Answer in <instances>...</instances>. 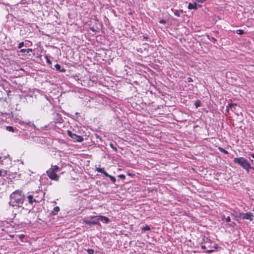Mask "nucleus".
<instances>
[{
  "label": "nucleus",
  "mask_w": 254,
  "mask_h": 254,
  "mask_svg": "<svg viewBox=\"0 0 254 254\" xmlns=\"http://www.w3.org/2000/svg\"><path fill=\"white\" fill-rule=\"evenodd\" d=\"M110 147H111V148H112L114 150H115V151H116V152L117 151L118 149H117V147H116L114 146V144H113V143H111L110 144Z\"/></svg>",
  "instance_id": "nucleus-23"
},
{
  "label": "nucleus",
  "mask_w": 254,
  "mask_h": 254,
  "mask_svg": "<svg viewBox=\"0 0 254 254\" xmlns=\"http://www.w3.org/2000/svg\"><path fill=\"white\" fill-rule=\"evenodd\" d=\"M46 173L50 179L56 181L59 180V176L56 174L55 172L53 171L50 168L46 171Z\"/></svg>",
  "instance_id": "nucleus-4"
},
{
  "label": "nucleus",
  "mask_w": 254,
  "mask_h": 254,
  "mask_svg": "<svg viewBox=\"0 0 254 254\" xmlns=\"http://www.w3.org/2000/svg\"><path fill=\"white\" fill-rule=\"evenodd\" d=\"M234 162L238 164L245 169L247 173H249L250 169H254L249 162L245 158L240 157L235 158L233 160Z\"/></svg>",
  "instance_id": "nucleus-2"
},
{
  "label": "nucleus",
  "mask_w": 254,
  "mask_h": 254,
  "mask_svg": "<svg viewBox=\"0 0 254 254\" xmlns=\"http://www.w3.org/2000/svg\"><path fill=\"white\" fill-rule=\"evenodd\" d=\"M217 246H215L214 247V248H215V249H217Z\"/></svg>",
  "instance_id": "nucleus-43"
},
{
  "label": "nucleus",
  "mask_w": 254,
  "mask_h": 254,
  "mask_svg": "<svg viewBox=\"0 0 254 254\" xmlns=\"http://www.w3.org/2000/svg\"><path fill=\"white\" fill-rule=\"evenodd\" d=\"M236 33L239 35H243L244 33V31L242 29H238L236 30Z\"/></svg>",
  "instance_id": "nucleus-20"
},
{
  "label": "nucleus",
  "mask_w": 254,
  "mask_h": 254,
  "mask_svg": "<svg viewBox=\"0 0 254 254\" xmlns=\"http://www.w3.org/2000/svg\"><path fill=\"white\" fill-rule=\"evenodd\" d=\"M25 236L23 234H21L18 236L20 239L22 240L24 238Z\"/></svg>",
  "instance_id": "nucleus-34"
},
{
  "label": "nucleus",
  "mask_w": 254,
  "mask_h": 254,
  "mask_svg": "<svg viewBox=\"0 0 254 254\" xmlns=\"http://www.w3.org/2000/svg\"><path fill=\"white\" fill-rule=\"evenodd\" d=\"M187 79L188 82H191L193 81V80L191 77H188Z\"/></svg>",
  "instance_id": "nucleus-36"
},
{
  "label": "nucleus",
  "mask_w": 254,
  "mask_h": 254,
  "mask_svg": "<svg viewBox=\"0 0 254 254\" xmlns=\"http://www.w3.org/2000/svg\"><path fill=\"white\" fill-rule=\"evenodd\" d=\"M109 178L110 179L111 181L113 183H115L116 182V178L114 177H113V176H112L111 175H110V177H109Z\"/></svg>",
  "instance_id": "nucleus-24"
},
{
  "label": "nucleus",
  "mask_w": 254,
  "mask_h": 254,
  "mask_svg": "<svg viewBox=\"0 0 254 254\" xmlns=\"http://www.w3.org/2000/svg\"><path fill=\"white\" fill-rule=\"evenodd\" d=\"M188 8L189 9H193L196 10L197 9L196 3L195 2L193 3H190L188 5Z\"/></svg>",
  "instance_id": "nucleus-12"
},
{
  "label": "nucleus",
  "mask_w": 254,
  "mask_h": 254,
  "mask_svg": "<svg viewBox=\"0 0 254 254\" xmlns=\"http://www.w3.org/2000/svg\"><path fill=\"white\" fill-rule=\"evenodd\" d=\"M102 173L103 174L107 177H110V175L108 174L106 172L104 171H103V172Z\"/></svg>",
  "instance_id": "nucleus-31"
},
{
  "label": "nucleus",
  "mask_w": 254,
  "mask_h": 254,
  "mask_svg": "<svg viewBox=\"0 0 254 254\" xmlns=\"http://www.w3.org/2000/svg\"><path fill=\"white\" fill-rule=\"evenodd\" d=\"M60 211V207L59 206H55L52 212V213L53 215H57L58 212Z\"/></svg>",
  "instance_id": "nucleus-15"
},
{
  "label": "nucleus",
  "mask_w": 254,
  "mask_h": 254,
  "mask_svg": "<svg viewBox=\"0 0 254 254\" xmlns=\"http://www.w3.org/2000/svg\"><path fill=\"white\" fill-rule=\"evenodd\" d=\"M1 158V156H0V159Z\"/></svg>",
  "instance_id": "nucleus-45"
},
{
  "label": "nucleus",
  "mask_w": 254,
  "mask_h": 254,
  "mask_svg": "<svg viewBox=\"0 0 254 254\" xmlns=\"http://www.w3.org/2000/svg\"><path fill=\"white\" fill-rule=\"evenodd\" d=\"M251 156L254 159V154L252 153V154H251Z\"/></svg>",
  "instance_id": "nucleus-42"
},
{
  "label": "nucleus",
  "mask_w": 254,
  "mask_h": 254,
  "mask_svg": "<svg viewBox=\"0 0 254 254\" xmlns=\"http://www.w3.org/2000/svg\"><path fill=\"white\" fill-rule=\"evenodd\" d=\"M33 197L38 202H40L44 197V193L42 190L32 192Z\"/></svg>",
  "instance_id": "nucleus-3"
},
{
  "label": "nucleus",
  "mask_w": 254,
  "mask_h": 254,
  "mask_svg": "<svg viewBox=\"0 0 254 254\" xmlns=\"http://www.w3.org/2000/svg\"><path fill=\"white\" fill-rule=\"evenodd\" d=\"M218 150L222 153H224L225 154H227L228 153V152L225 149H224L223 148L221 147H218Z\"/></svg>",
  "instance_id": "nucleus-18"
},
{
  "label": "nucleus",
  "mask_w": 254,
  "mask_h": 254,
  "mask_svg": "<svg viewBox=\"0 0 254 254\" xmlns=\"http://www.w3.org/2000/svg\"><path fill=\"white\" fill-rule=\"evenodd\" d=\"M200 247H201V248L202 249H205L206 248V247L205 246V245H203V244H201L200 245Z\"/></svg>",
  "instance_id": "nucleus-37"
},
{
  "label": "nucleus",
  "mask_w": 254,
  "mask_h": 254,
  "mask_svg": "<svg viewBox=\"0 0 254 254\" xmlns=\"http://www.w3.org/2000/svg\"><path fill=\"white\" fill-rule=\"evenodd\" d=\"M201 105V102L199 100H196L195 102V106L196 108H197L198 107H200Z\"/></svg>",
  "instance_id": "nucleus-19"
},
{
  "label": "nucleus",
  "mask_w": 254,
  "mask_h": 254,
  "mask_svg": "<svg viewBox=\"0 0 254 254\" xmlns=\"http://www.w3.org/2000/svg\"><path fill=\"white\" fill-rule=\"evenodd\" d=\"M142 230L144 231H149L150 230V228L148 225H146L142 228Z\"/></svg>",
  "instance_id": "nucleus-22"
},
{
  "label": "nucleus",
  "mask_w": 254,
  "mask_h": 254,
  "mask_svg": "<svg viewBox=\"0 0 254 254\" xmlns=\"http://www.w3.org/2000/svg\"><path fill=\"white\" fill-rule=\"evenodd\" d=\"M118 177L122 179H125L126 178V176L124 174H120V175H118Z\"/></svg>",
  "instance_id": "nucleus-29"
},
{
  "label": "nucleus",
  "mask_w": 254,
  "mask_h": 254,
  "mask_svg": "<svg viewBox=\"0 0 254 254\" xmlns=\"http://www.w3.org/2000/svg\"><path fill=\"white\" fill-rule=\"evenodd\" d=\"M55 67L57 70L59 71L60 72H64L65 71V70L64 68H61V66L59 64H56L55 65Z\"/></svg>",
  "instance_id": "nucleus-13"
},
{
  "label": "nucleus",
  "mask_w": 254,
  "mask_h": 254,
  "mask_svg": "<svg viewBox=\"0 0 254 254\" xmlns=\"http://www.w3.org/2000/svg\"><path fill=\"white\" fill-rule=\"evenodd\" d=\"M18 123L20 125L23 126L24 127H25L26 126H28L29 127H33L34 128L35 127V126L34 125V124L33 123H31V122H30L29 121H19Z\"/></svg>",
  "instance_id": "nucleus-9"
},
{
  "label": "nucleus",
  "mask_w": 254,
  "mask_h": 254,
  "mask_svg": "<svg viewBox=\"0 0 254 254\" xmlns=\"http://www.w3.org/2000/svg\"><path fill=\"white\" fill-rule=\"evenodd\" d=\"M18 53H25L26 52V49H22L20 51H18Z\"/></svg>",
  "instance_id": "nucleus-33"
},
{
  "label": "nucleus",
  "mask_w": 254,
  "mask_h": 254,
  "mask_svg": "<svg viewBox=\"0 0 254 254\" xmlns=\"http://www.w3.org/2000/svg\"><path fill=\"white\" fill-rule=\"evenodd\" d=\"M87 252L88 253V254H93L94 253V250L93 249H88L87 250Z\"/></svg>",
  "instance_id": "nucleus-27"
},
{
  "label": "nucleus",
  "mask_w": 254,
  "mask_h": 254,
  "mask_svg": "<svg viewBox=\"0 0 254 254\" xmlns=\"http://www.w3.org/2000/svg\"><path fill=\"white\" fill-rule=\"evenodd\" d=\"M183 12V10H175L174 14L176 16L179 17L180 16V13Z\"/></svg>",
  "instance_id": "nucleus-17"
},
{
  "label": "nucleus",
  "mask_w": 254,
  "mask_h": 254,
  "mask_svg": "<svg viewBox=\"0 0 254 254\" xmlns=\"http://www.w3.org/2000/svg\"><path fill=\"white\" fill-rule=\"evenodd\" d=\"M45 59H46L47 60V63L48 64H51V62L50 61V60L49 59V58H48V56H45Z\"/></svg>",
  "instance_id": "nucleus-30"
},
{
  "label": "nucleus",
  "mask_w": 254,
  "mask_h": 254,
  "mask_svg": "<svg viewBox=\"0 0 254 254\" xmlns=\"http://www.w3.org/2000/svg\"><path fill=\"white\" fill-rule=\"evenodd\" d=\"M225 220L227 222H230L231 221V218L230 216H228L225 218Z\"/></svg>",
  "instance_id": "nucleus-32"
},
{
  "label": "nucleus",
  "mask_w": 254,
  "mask_h": 254,
  "mask_svg": "<svg viewBox=\"0 0 254 254\" xmlns=\"http://www.w3.org/2000/svg\"><path fill=\"white\" fill-rule=\"evenodd\" d=\"M250 161H251V162H252V163L254 162L253 160H250Z\"/></svg>",
  "instance_id": "nucleus-44"
},
{
  "label": "nucleus",
  "mask_w": 254,
  "mask_h": 254,
  "mask_svg": "<svg viewBox=\"0 0 254 254\" xmlns=\"http://www.w3.org/2000/svg\"><path fill=\"white\" fill-rule=\"evenodd\" d=\"M17 19H18L19 20H20V21H22V20L23 19V18H21V17H19V16H17Z\"/></svg>",
  "instance_id": "nucleus-40"
},
{
  "label": "nucleus",
  "mask_w": 254,
  "mask_h": 254,
  "mask_svg": "<svg viewBox=\"0 0 254 254\" xmlns=\"http://www.w3.org/2000/svg\"><path fill=\"white\" fill-rule=\"evenodd\" d=\"M67 133L68 135L75 141L82 142L83 140V138L81 136L77 135L70 131L68 130Z\"/></svg>",
  "instance_id": "nucleus-5"
},
{
  "label": "nucleus",
  "mask_w": 254,
  "mask_h": 254,
  "mask_svg": "<svg viewBox=\"0 0 254 254\" xmlns=\"http://www.w3.org/2000/svg\"><path fill=\"white\" fill-rule=\"evenodd\" d=\"M6 18H7V21H13L14 18H16V17L13 16L12 14H9L6 16Z\"/></svg>",
  "instance_id": "nucleus-16"
},
{
  "label": "nucleus",
  "mask_w": 254,
  "mask_h": 254,
  "mask_svg": "<svg viewBox=\"0 0 254 254\" xmlns=\"http://www.w3.org/2000/svg\"><path fill=\"white\" fill-rule=\"evenodd\" d=\"M242 218L243 219H248L251 221L253 220L254 215L251 212H247L245 213H242L241 214Z\"/></svg>",
  "instance_id": "nucleus-8"
},
{
  "label": "nucleus",
  "mask_w": 254,
  "mask_h": 254,
  "mask_svg": "<svg viewBox=\"0 0 254 254\" xmlns=\"http://www.w3.org/2000/svg\"><path fill=\"white\" fill-rule=\"evenodd\" d=\"M27 198L28 200L29 203L31 205H33V203L34 202L35 203L38 202L37 201H36V200H35V199L33 197V195L31 193L30 194H29L27 196Z\"/></svg>",
  "instance_id": "nucleus-11"
},
{
  "label": "nucleus",
  "mask_w": 254,
  "mask_h": 254,
  "mask_svg": "<svg viewBox=\"0 0 254 254\" xmlns=\"http://www.w3.org/2000/svg\"><path fill=\"white\" fill-rule=\"evenodd\" d=\"M214 251V250H211V249H210V250H207V251H206V252H207V253H211L213 252Z\"/></svg>",
  "instance_id": "nucleus-38"
},
{
  "label": "nucleus",
  "mask_w": 254,
  "mask_h": 254,
  "mask_svg": "<svg viewBox=\"0 0 254 254\" xmlns=\"http://www.w3.org/2000/svg\"><path fill=\"white\" fill-rule=\"evenodd\" d=\"M6 130L9 131H11V132H13L14 131V128L12 127H11V126H8L6 127Z\"/></svg>",
  "instance_id": "nucleus-21"
},
{
  "label": "nucleus",
  "mask_w": 254,
  "mask_h": 254,
  "mask_svg": "<svg viewBox=\"0 0 254 254\" xmlns=\"http://www.w3.org/2000/svg\"><path fill=\"white\" fill-rule=\"evenodd\" d=\"M211 39L214 41V42H215L216 41V39L213 37H211Z\"/></svg>",
  "instance_id": "nucleus-41"
},
{
  "label": "nucleus",
  "mask_w": 254,
  "mask_h": 254,
  "mask_svg": "<svg viewBox=\"0 0 254 254\" xmlns=\"http://www.w3.org/2000/svg\"><path fill=\"white\" fill-rule=\"evenodd\" d=\"M26 53H29L30 52H32L33 51V50L32 49H26Z\"/></svg>",
  "instance_id": "nucleus-35"
},
{
  "label": "nucleus",
  "mask_w": 254,
  "mask_h": 254,
  "mask_svg": "<svg viewBox=\"0 0 254 254\" xmlns=\"http://www.w3.org/2000/svg\"><path fill=\"white\" fill-rule=\"evenodd\" d=\"M50 169L55 172H57L60 170V167L57 165H52Z\"/></svg>",
  "instance_id": "nucleus-14"
},
{
  "label": "nucleus",
  "mask_w": 254,
  "mask_h": 254,
  "mask_svg": "<svg viewBox=\"0 0 254 254\" xmlns=\"http://www.w3.org/2000/svg\"><path fill=\"white\" fill-rule=\"evenodd\" d=\"M96 171L99 173H102L103 172V169H102V168H96Z\"/></svg>",
  "instance_id": "nucleus-26"
},
{
  "label": "nucleus",
  "mask_w": 254,
  "mask_h": 254,
  "mask_svg": "<svg viewBox=\"0 0 254 254\" xmlns=\"http://www.w3.org/2000/svg\"><path fill=\"white\" fill-rule=\"evenodd\" d=\"M24 199L25 197L21 191L15 190L10 195L9 204L13 207H22Z\"/></svg>",
  "instance_id": "nucleus-1"
},
{
  "label": "nucleus",
  "mask_w": 254,
  "mask_h": 254,
  "mask_svg": "<svg viewBox=\"0 0 254 254\" xmlns=\"http://www.w3.org/2000/svg\"><path fill=\"white\" fill-rule=\"evenodd\" d=\"M6 175V173L3 170H0V176H5Z\"/></svg>",
  "instance_id": "nucleus-28"
},
{
  "label": "nucleus",
  "mask_w": 254,
  "mask_h": 254,
  "mask_svg": "<svg viewBox=\"0 0 254 254\" xmlns=\"http://www.w3.org/2000/svg\"><path fill=\"white\" fill-rule=\"evenodd\" d=\"M159 23H162V24H165L166 23V21L165 20H160L159 21Z\"/></svg>",
  "instance_id": "nucleus-39"
},
{
  "label": "nucleus",
  "mask_w": 254,
  "mask_h": 254,
  "mask_svg": "<svg viewBox=\"0 0 254 254\" xmlns=\"http://www.w3.org/2000/svg\"><path fill=\"white\" fill-rule=\"evenodd\" d=\"M91 217L97 218L99 222L101 221L106 224H108L110 222V219L108 217L102 215L93 216Z\"/></svg>",
  "instance_id": "nucleus-7"
},
{
  "label": "nucleus",
  "mask_w": 254,
  "mask_h": 254,
  "mask_svg": "<svg viewBox=\"0 0 254 254\" xmlns=\"http://www.w3.org/2000/svg\"><path fill=\"white\" fill-rule=\"evenodd\" d=\"M17 6L21 13H24L25 12H30V8L27 5H22V3H20L18 4ZM30 12H31L30 11Z\"/></svg>",
  "instance_id": "nucleus-6"
},
{
  "label": "nucleus",
  "mask_w": 254,
  "mask_h": 254,
  "mask_svg": "<svg viewBox=\"0 0 254 254\" xmlns=\"http://www.w3.org/2000/svg\"><path fill=\"white\" fill-rule=\"evenodd\" d=\"M84 222L85 224H86L87 225H101L100 223L98 221V220H97V218H96V220H93V221H90V220L85 219V220H84Z\"/></svg>",
  "instance_id": "nucleus-10"
},
{
  "label": "nucleus",
  "mask_w": 254,
  "mask_h": 254,
  "mask_svg": "<svg viewBox=\"0 0 254 254\" xmlns=\"http://www.w3.org/2000/svg\"><path fill=\"white\" fill-rule=\"evenodd\" d=\"M25 45V44L23 42H21L20 43H19L18 44V48L19 49H20L22 47H23Z\"/></svg>",
  "instance_id": "nucleus-25"
}]
</instances>
